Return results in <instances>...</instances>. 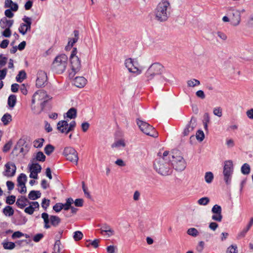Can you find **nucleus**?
<instances>
[{"label":"nucleus","mask_w":253,"mask_h":253,"mask_svg":"<svg viewBox=\"0 0 253 253\" xmlns=\"http://www.w3.org/2000/svg\"><path fill=\"white\" fill-rule=\"evenodd\" d=\"M164 71V67L162 64L159 63H153L145 73L147 81L150 82L156 77V84H163L165 82H169L173 79V76L169 72L162 75Z\"/></svg>","instance_id":"1"},{"label":"nucleus","mask_w":253,"mask_h":253,"mask_svg":"<svg viewBox=\"0 0 253 253\" xmlns=\"http://www.w3.org/2000/svg\"><path fill=\"white\" fill-rule=\"evenodd\" d=\"M170 8V3L169 1L166 0H162L158 4L155 10L156 19L160 22L167 20L170 14L169 11Z\"/></svg>","instance_id":"2"},{"label":"nucleus","mask_w":253,"mask_h":253,"mask_svg":"<svg viewBox=\"0 0 253 253\" xmlns=\"http://www.w3.org/2000/svg\"><path fill=\"white\" fill-rule=\"evenodd\" d=\"M154 168L160 174L167 176L171 174L172 169L169 161H166L161 157H157L154 162Z\"/></svg>","instance_id":"3"},{"label":"nucleus","mask_w":253,"mask_h":253,"mask_svg":"<svg viewBox=\"0 0 253 253\" xmlns=\"http://www.w3.org/2000/svg\"><path fill=\"white\" fill-rule=\"evenodd\" d=\"M171 161L173 168L177 171L184 170L186 167V162L183 158L181 152L178 150H173L170 154Z\"/></svg>","instance_id":"4"},{"label":"nucleus","mask_w":253,"mask_h":253,"mask_svg":"<svg viewBox=\"0 0 253 253\" xmlns=\"http://www.w3.org/2000/svg\"><path fill=\"white\" fill-rule=\"evenodd\" d=\"M78 50L76 47H74L69 57L71 71L69 73V77L72 79L76 74L78 73L82 68L81 61L77 55Z\"/></svg>","instance_id":"5"},{"label":"nucleus","mask_w":253,"mask_h":253,"mask_svg":"<svg viewBox=\"0 0 253 253\" xmlns=\"http://www.w3.org/2000/svg\"><path fill=\"white\" fill-rule=\"evenodd\" d=\"M68 57L65 54L57 56L52 63V69L58 74L63 73L68 64Z\"/></svg>","instance_id":"6"},{"label":"nucleus","mask_w":253,"mask_h":253,"mask_svg":"<svg viewBox=\"0 0 253 253\" xmlns=\"http://www.w3.org/2000/svg\"><path fill=\"white\" fill-rule=\"evenodd\" d=\"M136 123L140 130L146 135L153 137L158 136V133L155 130L154 127L147 123L139 119L137 120Z\"/></svg>","instance_id":"7"},{"label":"nucleus","mask_w":253,"mask_h":253,"mask_svg":"<svg viewBox=\"0 0 253 253\" xmlns=\"http://www.w3.org/2000/svg\"><path fill=\"white\" fill-rule=\"evenodd\" d=\"M233 169V164L231 160L224 162L223 174L224 175V180L227 185H229L231 183Z\"/></svg>","instance_id":"8"},{"label":"nucleus","mask_w":253,"mask_h":253,"mask_svg":"<svg viewBox=\"0 0 253 253\" xmlns=\"http://www.w3.org/2000/svg\"><path fill=\"white\" fill-rule=\"evenodd\" d=\"M63 155L67 160L73 163L75 162L76 165L78 164L79 160L78 153L73 147H65L63 151Z\"/></svg>","instance_id":"9"},{"label":"nucleus","mask_w":253,"mask_h":253,"mask_svg":"<svg viewBox=\"0 0 253 253\" xmlns=\"http://www.w3.org/2000/svg\"><path fill=\"white\" fill-rule=\"evenodd\" d=\"M125 66L128 69L129 72L140 75L142 73V70L137 68L138 62L132 58H128L125 60Z\"/></svg>","instance_id":"10"},{"label":"nucleus","mask_w":253,"mask_h":253,"mask_svg":"<svg viewBox=\"0 0 253 253\" xmlns=\"http://www.w3.org/2000/svg\"><path fill=\"white\" fill-rule=\"evenodd\" d=\"M47 99H51L48 96L46 92L43 90H39L36 91L33 95L32 104L34 105L36 103H39Z\"/></svg>","instance_id":"11"},{"label":"nucleus","mask_w":253,"mask_h":253,"mask_svg":"<svg viewBox=\"0 0 253 253\" xmlns=\"http://www.w3.org/2000/svg\"><path fill=\"white\" fill-rule=\"evenodd\" d=\"M47 77L46 74L43 71H40L37 74L36 86L38 87L44 86L47 84Z\"/></svg>","instance_id":"12"},{"label":"nucleus","mask_w":253,"mask_h":253,"mask_svg":"<svg viewBox=\"0 0 253 253\" xmlns=\"http://www.w3.org/2000/svg\"><path fill=\"white\" fill-rule=\"evenodd\" d=\"M221 211V206L218 205H214L211 209V212L213 214L211 217L212 219L217 222L221 221L222 219Z\"/></svg>","instance_id":"13"},{"label":"nucleus","mask_w":253,"mask_h":253,"mask_svg":"<svg viewBox=\"0 0 253 253\" xmlns=\"http://www.w3.org/2000/svg\"><path fill=\"white\" fill-rule=\"evenodd\" d=\"M197 126V119L196 118L192 117L186 125L182 132L183 135L185 136L188 135Z\"/></svg>","instance_id":"14"},{"label":"nucleus","mask_w":253,"mask_h":253,"mask_svg":"<svg viewBox=\"0 0 253 253\" xmlns=\"http://www.w3.org/2000/svg\"><path fill=\"white\" fill-rule=\"evenodd\" d=\"M5 170L3 172V175L7 177L13 176L16 172V167L14 164L10 162L5 165Z\"/></svg>","instance_id":"15"},{"label":"nucleus","mask_w":253,"mask_h":253,"mask_svg":"<svg viewBox=\"0 0 253 253\" xmlns=\"http://www.w3.org/2000/svg\"><path fill=\"white\" fill-rule=\"evenodd\" d=\"M50 99H47L42 101H41L39 103H37L38 104H40V108H39L38 109H36V105H35V104H32L31 109L33 113L36 115L40 114L43 110L45 106L46 103H47L48 101Z\"/></svg>","instance_id":"16"},{"label":"nucleus","mask_w":253,"mask_h":253,"mask_svg":"<svg viewBox=\"0 0 253 253\" xmlns=\"http://www.w3.org/2000/svg\"><path fill=\"white\" fill-rule=\"evenodd\" d=\"M23 21L25 23H22V26L25 27V31L22 30V34L24 35L26 34L27 32L30 31L31 29V26L32 24L31 18L25 16L22 19Z\"/></svg>","instance_id":"17"},{"label":"nucleus","mask_w":253,"mask_h":253,"mask_svg":"<svg viewBox=\"0 0 253 253\" xmlns=\"http://www.w3.org/2000/svg\"><path fill=\"white\" fill-rule=\"evenodd\" d=\"M86 80L83 77H77L74 79V84L78 87H83L86 84Z\"/></svg>","instance_id":"18"},{"label":"nucleus","mask_w":253,"mask_h":253,"mask_svg":"<svg viewBox=\"0 0 253 253\" xmlns=\"http://www.w3.org/2000/svg\"><path fill=\"white\" fill-rule=\"evenodd\" d=\"M69 124L66 121H60L57 124V129L61 133H66Z\"/></svg>","instance_id":"19"},{"label":"nucleus","mask_w":253,"mask_h":253,"mask_svg":"<svg viewBox=\"0 0 253 253\" xmlns=\"http://www.w3.org/2000/svg\"><path fill=\"white\" fill-rule=\"evenodd\" d=\"M29 203L28 200L25 197L21 196L16 202V205L20 209L24 208L27 206V203Z\"/></svg>","instance_id":"20"},{"label":"nucleus","mask_w":253,"mask_h":253,"mask_svg":"<svg viewBox=\"0 0 253 253\" xmlns=\"http://www.w3.org/2000/svg\"><path fill=\"white\" fill-rule=\"evenodd\" d=\"M18 4H14L13 7H11V8H8V9H6L4 11V14L6 17L11 18H12L14 16V14L12 11L16 12L18 9Z\"/></svg>","instance_id":"21"},{"label":"nucleus","mask_w":253,"mask_h":253,"mask_svg":"<svg viewBox=\"0 0 253 253\" xmlns=\"http://www.w3.org/2000/svg\"><path fill=\"white\" fill-rule=\"evenodd\" d=\"M13 20H7L6 17H3L0 20V25L2 29H4L6 26L10 28L13 24Z\"/></svg>","instance_id":"22"},{"label":"nucleus","mask_w":253,"mask_h":253,"mask_svg":"<svg viewBox=\"0 0 253 253\" xmlns=\"http://www.w3.org/2000/svg\"><path fill=\"white\" fill-rule=\"evenodd\" d=\"M28 167L30 172H34V173L38 174L41 172L42 170V167L38 163L33 162L31 165H29Z\"/></svg>","instance_id":"23"},{"label":"nucleus","mask_w":253,"mask_h":253,"mask_svg":"<svg viewBox=\"0 0 253 253\" xmlns=\"http://www.w3.org/2000/svg\"><path fill=\"white\" fill-rule=\"evenodd\" d=\"M240 13L238 11H236L233 13V17L231 18L232 24L234 26H237L240 23Z\"/></svg>","instance_id":"24"},{"label":"nucleus","mask_w":253,"mask_h":253,"mask_svg":"<svg viewBox=\"0 0 253 253\" xmlns=\"http://www.w3.org/2000/svg\"><path fill=\"white\" fill-rule=\"evenodd\" d=\"M46 157L44 155V154L41 152H38L36 155L35 157L33 158L31 161L33 163L35 161H40V162H44L45 160Z\"/></svg>","instance_id":"25"},{"label":"nucleus","mask_w":253,"mask_h":253,"mask_svg":"<svg viewBox=\"0 0 253 253\" xmlns=\"http://www.w3.org/2000/svg\"><path fill=\"white\" fill-rule=\"evenodd\" d=\"M253 217H251L250 219V221L249 224H248L247 226L246 227V228H245L242 232H241L238 234V238L244 237L245 236L246 233L249 230L251 227L253 225Z\"/></svg>","instance_id":"26"},{"label":"nucleus","mask_w":253,"mask_h":253,"mask_svg":"<svg viewBox=\"0 0 253 253\" xmlns=\"http://www.w3.org/2000/svg\"><path fill=\"white\" fill-rule=\"evenodd\" d=\"M41 196V193L40 191L32 190L29 193L28 198L30 200H35L39 198Z\"/></svg>","instance_id":"27"},{"label":"nucleus","mask_w":253,"mask_h":253,"mask_svg":"<svg viewBox=\"0 0 253 253\" xmlns=\"http://www.w3.org/2000/svg\"><path fill=\"white\" fill-rule=\"evenodd\" d=\"M16 103V96L14 94H11L8 98L7 103L10 108H13Z\"/></svg>","instance_id":"28"},{"label":"nucleus","mask_w":253,"mask_h":253,"mask_svg":"<svg viewBox=\"0 0 253 253\" xmlns=\"http://www.w3.org/2000/svg\"><path fill=\"white\" fill-rule=\"evenodd\" d=\"M27 180V176L24 173H21L17 178L18 186H21V185L25 184Z\"/></svg>","instance_id":"29"},{"label":"nucleus","mask_w":253,"mask_h":253,"mask_svg":"<svg viewBox=\"0 0 253 253\" xmlns=\"http://www.w3.org/2000/svg\"><path fill=\"white\" fill-rule=\"evenodd\" d=\"M50 222L52 225L56 227L61 222L60 218L56 215H51L50 216Z\"/></svg>","instance_id":"30"},{"label":"nucleus","mask_w":253,"mask_h":253,"mask_svg":"<svg viewBox=\"0 0 253 253\" xmlns=\"http://www.w3.org/2000/svg\"><path fill=\"white\" fill-rule=\"evenodd\" d=\"M74 201L72 198H69L66 199L65 204H63L62 209L64 211H68L71 208V205L73 203Z\"/></svg>","instance_id":"31"},{"label":"nucleus","mask_w":253,"mask_h":253,"mask_svg":"<svg viewBox=\"0 0 253 253\" xmlns=\"http://www.w3.org/2000/svg\"><path fill=\"white\" fill-rule=\"evenodd\" d=\"M3 213L5 216H11L14 214V210L11 206H7L3 209Z\"/></svg>","instance_id":"32"},{"label":"nucleus","mask_w":253,"mask_h":253,"mask_svg":"<svg viewBox=\"0 0 253 253\" xmlns=\"http://www.w3.org/2000/svg\"><path fill=\"white\" fill-rule=\"evenodd\" d=\"M1 121L4 125H7L12 121V117L10 114L6 113L1 118Z\"/></svg>","instance_id":"33"},{"label":"nucleus","mask_w":253,"mask_h":253,"mask_svg":"<svg viewBox=\"0 0 253 253\" xmlns=\"http://www.w3.org/2000/svg\"><path fill=\"white\" fill-rule=\"evenodd\" d=\"M42 217L43 218L44 223V228L48 229L50 228L49 224L50 221V218H49L48 214L46 212H43L42 214Z\"/></svg>","instance_id":"34"},{"label":"nucleus","mask_w":253,"mask_h":253,"mask_svg":"<svg viewBox=\"0 0 253 253\" xmlns=\"http://www.w3.org/2000/svg\"><path fill=\"white\" fill-rule=\"evenodd\" d=\"M26 78V73L24 70H21L19 72L18 74L16 77V80L17 82L21 83Z\"/></svg>","instance_id":"35"},{"label":"nucleus","mask_w":253,"mask_h":253,"mask_svg":"<svg viewBox=\"0 0 253 253\" xmlns=\"http://www.w3.org/2000/svg\"><path fill=\"white\" fill-rule=\"evenodd\" d=\"M67 117L71 119H75L77 117V110L75 108H70L66 113Z\"/></svg>","instance_id":"36"},{"label":"nucleus","mask_w":253,"mask_h":253,"mask_svg":"<svg viewBox=\"0 0 253 253\" xmlns=\"http://www.w3.org/2000/svg\"><path fill=\"white\" fill-rule=\"evenodd\" d=\"M2 245L5 250H12L15 247V244L11 242L4 241L2 243Z\"/></svg>","instance_id":"37"},{"label":"nucleus","mask_w":253,"mask_h":253,"mask_svg":"<svg viewBox=\"0 0 253 253\" xmlns=\"http://www.w3.org/2000/svg\"><path fill=\"white\" fill-rule=\"evenodd\" d=\"M103 231H104L105 232L107 233L109 236L114 234V231L108 224H103Z\"/></svg>","instance_id":"38"},{"label":"nucleus","mask_w":253,"mask_h":253,"mask_svg":"<svg viewBox=\"0 0 253 253\" xmlns=\"http://www.w3.org/2000/svg\"><path fill=\"white\" fill-rule=\"evenodd\" d=\"M251 170L250 166L248 164H244L241 167V172L244 174H248Z\"/></svg>","instance_id":"39"},{"label":"nucleus","mask_w":253,"mask_h":253,"mask_svg":"<svg viewBox=\"0 0 253 253\" xmlns=\"http://www.w3.org/2000/svg\"><path fill=\"white\" fill-rule=\"evenodd\" d=\"M187 85L189 87H194L196 86L199 85L200 84V82L197 79H192L188 80L187 82Z\"/></svg>","instance_id":"40"},{"label":"nucleus","mask_w":253,"mask_h":253,"mask_svg":"<svg viewBox=\"0 0 253 253\" xmlns=\"http://www.w3.org/2000/svg\"><path fill=\"white\" fill-rule=\"evenodd\" d=\"M54 147L49 144L45 147L44 152L47 156H49L54 151Z\"/></svg>","instance_id":"41"},{"label":"nucleus","mask_w":253,"mask_h":253,"mask_svg":"<svg viewBox=\"0 0 253 253\" xmlns=\"http://www.w3.org/2000/svg\"><path fill=\"white\" fill-rule=\"evenodd\" d=\"M213 179V175L211 172H207L205 175V179L207 183H210Z\"/></svg>","instance_id":"42"},{"label":"nucleus","mask_w":253,"mask_h":253,"mask_svg":"<svg viewBox=\"0 0 253 253\" xmlns=\"http://www.w3.org/2000/svg\"><path fill=\"white\" fill-rule=\"evenodd\" d=\"M187 233L193 237H196L199 235L198 231L195 228H190L187 231Z\"/></svg>","instance_id":"43"},{"label":"nucleus","mask_w":253,"mask_h":253,"mask_svg":"<svg viewBox=\"0 0 253 253\" xmlns=\"http://www.w3.org/2000/svg\"><path fill=\"white\" fill-rule=\"evenodd\" d=\"M198 204L200 205L206 206L210 202V199L208 197H203L198 201Z\"/></svg>","instance_id":"44"},{"label":"nucleus","mask_w":253,"mask_h":253,"mask_svg":"<svg viewBox=\"0 0 253 253\" xmlns=\"http://www.w3.org/2000/svg\"><path fill=\"white\" fill-rule=\"evenodd\" d=\"M83 237V234L80 231H77L74 233L73 238L76 241L81 240Z\"/></svg>","instance_id":"45"},{"label":"nucleus","mask_w":253,"mask_h":253,"mask_svg":"<svg viewBox=\"0 0 253 253\" xmlns=\"http://www.w3.org/2000/svg\"><path fill=\"white\" fill-rule=\"evenodd\" d=\"M44 141L43 138H40L35 140L34 141V146L35 148H41L43 145V143Z\"/></svg>","instance_id":"46"},{"label":"nucleus","mask_w":253,"mask_h":253,"mask_svg":"<svg viewBox=\"0 0 253 253\" xmlns=\"http://www.w3.org/2000/svg\"><path fill=\"white\" fill-rule=\"evenodd\" d=\"M169 155V151H165L162 155L161 154V152L158 153L157 155V157H161L165 159L166 161H170V160H169V156L168 157Z\"/></svg>","instance_id":"47"},{"label":"nucleus","mask_w":253,"mask_h":253,"mask_svg":"<svg viewBox=\"0 0 253 253\" xmlns=\"http://www.w3.org/2000/svg\"><path fill=\"white\" fill-rule=\"evenodd\" d=\"M226 253H238L237 246L235 245H231L227 248Z\"/></svg>","instance_id":"48"},{"label":"nucleus","mask_w":253,"mask_h":253,"mask_svg":"<svg viewBox=\"0 0 253 253\" xmlns=\"http://www.w3.org/2000/svg\"><path fill=\"white\" fill-rule=\"evenodd\" d=\"M126 146L125 142L123 140H119L112 145V147H124Z\"/></svg>","instance_id":"49"},{"label":"nucleus","mask_w":253,"mask_h":253,"mask_svg":"<svg viewBox=\"0 0 253 253\" xmlns=\"http://www.w3.org/2000/svg\"><path fill=\"white\" fill-rule=\"evenodd\" d=\"M196 138L200 141H202L205 138V134L203 131L199 130L197 131L196 135Z\"/></svg>","instance_id":"50"},{"label":"nucleus","mask_w":253,"mask_h":253,"mask_svg":"<svg viewBox=\"0 0 253 253\" xmlns=\"http://www.w3.org/2000/svg\"><path fill=\"white\" fill-rule=\"evenodd\" d=\"M213 113L215 116L221 117L222 115L221 108L220 107L214 108L213 110Z\"/></svg>","instance_id":"51"},{"label":"nucleus","mask_w":253,"mask_h":253,"mask_svg":"<svg viewBox=\"0 0 253 253\" xmlns=\"http://www.w3.org/2000/svg\"><path fill=\"white\" fill-rule=\"evenodd\" d=\"M16 197L14 195L9 196L6 198V203L8 205H12L15 201Z\"/></svg>","instance_id":"52"},{"label":"nucleus","mask_w":253,"mask_h":253,"mask_svg":"<svg viewBox=\"0 0 253 253\" xmlns=\"http://www.w3.org/2000/svg\"><path fill=\"white\" fill-rule=\"evenodd\" d=\"M18 4L16 2H14L12 0H5L4 2V7L5 8H10L14 6V4Z\"/></svg>","instance_id":"53"},{"label":"nucleus","mask_w":253,"mask_h":253,"mask_svg":"<svg viewBox=\"0 0 253 253\" xmlns=\"http://www.w3.org/2000/svg\"><path fill=\"white\" fill-rule=\"evenodd\" d=\"M74 36L75 37L73 39H72V43H71V46H73L74 44L77 42L79 39V31L77 30H75L74 31Z\"/></svg>","instance_id":"54"},{"label":"nucleus","mask_w":253,"mask_h":253,"mask_svg":"<svg viewBox=\"0 0 253 253\" xmlns=\"http://www.w3.org/2000/svg\"><path fill=\"white\" fill-rule=\"evenodd\" d=\"M76 123L74 121H72L69 124L68 126V128L66 131L65 134H67L70 131H73L76 126Z\"/></svg>","instance_id":"55"},{"label":"nucleus","mask_w":253,"mask_h":253,"mask_svg":"<svg viewBox=\"0 0 253 253\" xmlns=\"http://www.w3.org/2000/svg\"><path fill=\"white\" fill-rule=\"evenodd\" d=\"M62 203H56L53 207V210L55 211L56 212H60L62 210Z\"/></svg>","instance_id":"56"},{"label":"nucleus","mask_w":253,"mask_h":253,"mask_svg":"<svg viewBox=\"0 0 253 253\" xmlns=\"http://www.w3.org/2000/svg\"><path fill=\"white\" fill-rule=\"evenodd\" d=\"M50 203V200L48 199H46L45 198H44L42 200V207L46 210L47 207L49 206Z\"/></svg>","instance_id":"57"},{"label":"nucleus","mask_w":253,"mask_h":253,"mask_svg":"<svg viewBox=\"0 0 253 253\" xmlns=\"http://www.w3.org/2000/svg\"><path fill=\"white\" fill-rule=\"evenodd\" d=\"M82 188L84 193L85 196L88 199H91V196L90 195L89 193L87 191V188L85 186L84 182V181L82 182Z\"/></svg>","instance_id":"58"},{"label":"nucleus","mask_w":253,"mask_h":253,"mask_svg":"<svg viewBox=\"0 0 253 253\" xmlns=\"http://www.w3.org/2000/svg\"><path fill=\"white\" fill-rule=\"evenodd\" d=\"M73 203L76 207H82L83 206L84 200L83 199H77Z\"/></svg>","instance_id":"59"},{"label":"nucleus","mask_w":253,"mask_h":253,"mask_svg":"<svg viewBox=\"0 0 253 253\" xmlns=\"http://www.w3.org/2000/svg\"><path fill=\"white\" fill-rule=\"evenodd\" d=\"M7 58L6 57H2V54L0 55V68L4 66L7 61Z\"/></svg>","instance_id":"60"},{"label":"nucleus","mask_w":253,"mask_h":253,"mask_svg":"<svg viewBox=\"0 0 253 253\" xmlns=\"http://www.w3.org/2000/svg\"><path fill=\"white\" fill-rule=\"evenodd\" d=\"M12 143L11 141H8L7 143H6L3 146V151L4 152H6L9 150L12 146Z\"/></svg>","instance_id":"61"},{"label":"nucleus","mask_w":253,"mask_h":253,"mask_svg":"<svg viewBox=\"0 0 253 253\" xmlns=\"http://www.w3.org/2000/svg\"><path fill=\"white\" fill-rule=\"evenodd\" d=\"M11 35V32L9 28H6L5 30L2 32V36L6 38L10 37Z\"/></svg>","instance_id":"62"},{"label":"nucleus","mask_w":253,"mask_h":253,"mask_svg":"<svg viewBox=\"0 0 253 253\" xmlns=\"http://www.w3.org/2000/svg\"><path fill=\"white\" fill-rule=\"evenodd\" d=\"M24 236V234L23 233H22L20 231H16V232H14L13 233V234L12 235V238L13 239L18 238H20Z\"/></svg>","instance_id":"63"},{"label":"nucleus","mask_w":253,"mask_h":253,"mask_svg":"<svg viewBox=\"0 0 253 253\" xmlns=\"http://www.w3.org/2000/svg\"><path fill=\"white\" fill-rule=\"evenodd\" d=\"M43 237V235L42 233L36 234L33 238V240L35 242H39Z\"/></svg>","instance_id":"64"}]
</instances>
